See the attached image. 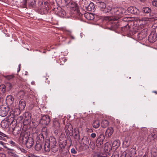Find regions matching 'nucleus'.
<instances>
[{
	"instance_id": "nucleus-1",
	"label": "nucleus",
	"mask_w": 157,
	"mask_h": 157,
	"mask_svg": "<svg viewBox=\"0 0 157 157\" xmlns=\"http://www.w3.org/2000/svg\"><path fill=\"white\" fill-rule=\"evenodd\" d=\"M46 141L50 144L51 147L52 151L54 153L57 152L58 150V146L57 144L56 138L53 137H51L49 140H47Z\"/></svg>"
},
{
	"instance_id": "nucleus-2",
	"label": "nucleus",
	"mask_w": 157,
	"mask_h": 157,
	"mask_svg": "<svg viewBox=\"0 0 157 157\" xmlns=\"http://www.w3.org/2000/svg\"><path fill=\"white\" fill-rule=\"evenodd\" d=\"M30 133L26 131L22 132L19 137V142L21 144H25V142L29 138Z\"/></svg>"
},
{
	"instance_id": "nucleus-3",
	"label": "nucleus",
	"mask_w": 157,
	"mask_h": 157,
	"mask_svg": "<svg viewBox=\"0 0 157 157\" xmlns=\"http://www.w3.org/2000/svg\"><path fill=\"white\" fill-rule=\"evenodd\" d=\"M121 10L120 8H115L112 9L111 7L108 6L107 11L105 10L104 11V12L105 13H106L111 11L112 13H114L115 15H119L122 13Z\"/></svg>"
},
{
	"instance_id": "nucleus-4",
	"label": "nucleus",
	"mask_w": 157,
	"mask_h": 157,
	"mask_svg": "<svg viewBox=\"0 0 157 157\" xmlns=\"http://www.w3.org/2000/svg\"><path fill=\"white\" fill-rule=\"evenodd\" d=\"M65 131L67 136H72L73 135V128L72 125L70 123H68L67 124Z\"/></svg>"
},
{
	"instance_id": "nucleus-5",
	"label": "nucleus",
	"mask_w": 157,
	"mask_h": 157,
	"mask_svg": "<svg viewBox=\"0 0 157 157\" xmlns=\"http://www.w3.org/2000/svg\"><path fill=\"white\" fill-rule=\"evenodd\" d=\"M105 139L104 135L103 134H101L98 137L96 141V144L98 147H101L103 144V142Z\"/></svg>"
},
{
	"instance_id": "nucleus-6",
	"label": "nucleus",
	"mask_w": 157,
	"mask_h": 157,
	"mask_svg": "<svg viewBox=\"0 0 157 157\" xmlns=\"http://www.w3.org/2000/svg\"><path fill=\"white\" fill-rule=\"evenodd\" d=\"M12 111H13V112L10 114V116L9 117V118L11 119V118H12L13 119L14 118H15V117L16 116H17L19 115L20 113V111L21 109H20L19 108H14L13 109H12ZM12 121H13V119H12Z\"/></svg>"
},
{
	"instance_id": "nucleus-7",
	"label": "nucleus",
	"mask_w": 157,
	"mask_h": 157,
	"mask_svg": "<svg viewBox=\"0 0 157 157\" xmlns=\"http://www.w3.org/2000/svg\"><path fill=\"white\" fill-rule=\"evenodd\" d=\"M26 3H25V0H23V3L24 7H26L28 4V7L29 8L33 7L36 5V1L35 0H26Z\"/></svg>"
},
{
	"instance_id": "nucleus-8",
	"label": "nucleus",
	"mask_w": 157,
	"mask_h": 157,
	"mask_svg": "<svg viewBox=\"0 0 157 157\" xmlns=\"http://www.w3.org/2000/svg\"><path fill=\"white\" fill-rule=\"evenodd\" d=\"M44 135L46 136H47V128L46 127H44L42 128V133L39 135L37 140H40L42 142H43L44 140Z\"/></svg>"
},
{
	"instance_id": "nucleus-9",
	"label": "nucleus",
	"mask_w": 157,
	"mask_h": 157,
	"mask_svg": "<svg viewBox=\"0 0 157 157\" xmlns=\"http://www.w3.org/2000/svg\"><path fill=\"white\" fill-rule=\"evenodd\" d=\"M9 109L8 107H1L0 108V115L3 117L6 116L7 115Z\"/></svg>"
},
{
	"instance_id": "nucleus-10",
	"label": "nucleus",
	"mask_w": 157,
	"mask_h": 157,
	"mask_svg": "<svg viewBox=\"0 0 157 157\" xmlns=\"http://www.w3.org/2000/svg\"><path fill=\"white\" fill-rule=\"evenodd\" d=\"M50 121V119L48 116L44 115L43 116L41 119L40 122L43 124H48Z\"/></svg>"
},
{
	"instance_id": "nucleus-11",
	"label": "nucleus",
	"mask_w": 157,
	"mask_h": 157,
	"mask_svg": "<svg viewBox=\"0 0 157 157\" xmlns=\"http://www.w3.org/2000/svg\"><path fill=\"white\" fill-rule=\"evenodd\" d=\"M25 144L26 146L28 148H30L32 147L34 144V140L31 137H29V138L25 143Z\"/></svg>"
},
{
	"instance_id": "nucleus-12",
	"label": "nucleus",
	"mask_w": 157,
	"mask_h": 157,
	"mask_svg": "<svg viewBox=\"0 0 157 157\" xmlns=\"http://www.w3.org/2000/svg\"><path fill=\"white\" fill-rule=\"evenodd\" d=\"M59 15L61 17H69L71 16H72V13H66V11L63 10H61L59 12Z\"/></svg>"
},
{
	"instance_id": "nucleus-13",
	"label": "nucleus",
	"mask_w": 157,
	"mask_h": 157,
	"mask_svg": "<svg viewBox=\"0 0 157 157\" xmlns=\"http://www.w3.org/2000/svg\"><path fill=\"white\" fill-rule=\"evenodd\" d=\"M148 39L150 42H154L157 39V37L156 34L154 32H151L149 36Z\"/></svg>"
},
{
	"instance_id": "nucleus-14",
	"label": "nucleus",
	"mask_w": 157,
	"mask_h": 157,
	"mask_svg": "<svg viewBox=\"0 0 157 157\" xmlns=\"http://www.w3.org/2000/svg\"><path fill=\"white\" fill-rule=\"evenodd\" d=\"M127 10L128 13L134 14L137 13L138 11V10L136 7L134 6L128 7Z\"/></svg>"
},
{
	"instance_id": "nucleus-15",
	"label": "nucleus",
	"mask_w": 157,
	"mask_h": 157,
	"mask_svg": "<svg viewBox=\"0 0 157 157\" xmlns=\"http://www.w3.org/2000/svg\"><path fill=\"white\" fill-rule=\"evenodd\" d=\"M147 36V33L145 31L143 30L140 33H139L138 35V39L141 40L145 38Z\"/></svg>"
},
{
	"instance_id": "nucleus-16",
	"label": "nucleus",
	"mask_w": 157,
	"mask_h": 157,
	"mask_svg": "<svg viewBox=\"0 0 157 157\" xmlns=\"http://www.w3.org/2000/svg\"><path fill=\"white\" fill-rule=\"evenodd\" d=\"M85 7L86 10L88 11H92L94 10L95 7L93 3L91 2L88 5H85Z\"/></svg>"
},
{
	"instance_id": "nucleus-17",
	"label": "nucleus",
	"mask_w": 157,
	"mask_h": 157,
	"mask_svg": "<svg viewBox=\"0 0 157 157\" xmlns=\"http://www.w3.org/2000/svg\"><path fill=\"white\" fill-rule=\"evenodd\" d=\"M83 15L85 18L88 20H93L94 18V16L93 13H86Z\"/></svg>"
},
{
	"instance_id": "nucleus-18",
	"label": "nucleus",
	"mask_w": 157,
	"mask_h": 157,
	"mask_svg": "<svg viewBox=\"0 0 157 157\" xmlns=\"http://www.w3.org/2000/svg\"><path fill=\"white\" fill-rule=\"evenodd\" d=\"M42 142L40 140H37L35 146V149L37 151H40L42 147Z\"/></svg>"
},
{
	"instance_id": "nucleus-19",
	"label": "nucleus",
	"mask_w": 157,
	"mask_h": 157,
	"mask_svg": "<svg viewBox=\"0 0 157 157\" xmlns=\"http://www.w3.org/2000/svg\"><path fill=\"white\" fill-rule=\"evenodd\" d=\"M43 149L44 151L45 152H49L51 149V147L50 144H49L46 140H45V142Z\"/></svg>"
},
{
	"instance_id": "nucleus-20",
	"label": "nucleus",
	"mask_w": 157,
	"mask_h": 157,
	"mask_svg": "<svg viewBox=\"0 0 157 157\" xmlns=\"http://www.w3.org/2000/svg\"><path fill=\"white\" fill-rule=\"evenodd\" d=\"M114 130L112 127L109 128L105 132V136L107 137H110L113 132Z\"/></svg>"
},
{
	"instance_id": "nucleus-21",
	"label": "nucleus",
	"mask_w": 157,
	"mask_h": 157,
	"mask_svg": "<svg viewBox=\"0 0 157 157\" xmlns=\"http://www.w3.org/2000/svg\"><path fill=\"white\" fill-rule=\"evenodd\" d=\"M26 106V102L25 100L21 99L19 103V108L21 109V110H23L25 108Z\"/></svg>"
},
{
	"instance_id": "nucleus-22",
	"label": "nucleus",
	"mask_w": 157,
	"mask_h": 157,
	"mask_svg": "<svg viewBox=\"0 0 157 157\" xmlns=\"http://www.w3.org/2000/svg\"><path fill=\"white\" fill-rule=\"evenodd\" d=\"M98 4L99 6L100 7V9H101V10H102L103 13L104 11L105 10L107 11V8H105L106 7V4L104 2H99L98 3Z\"/></svg>"
},
{
	"instance_id": "nucleus-23",
	"label": "nucleus",
	"mask_w": 157,
	"mask_h": 157,
	"mask_svg": "<svg viewBox=\"0 0 157 157\" xmlns=\"http://www.w3.org/2000/svg\"><path fill=\"white\" fill-rule=\"evenodd\" d=\"M8 120L9 119L4 120L1 122V125L3 128H6L8 127L9 124Z\"/></svg>"
},
{
	"instance_id": "nucleus-24",
	"label": "nucleus",
	"mask_w": 157,
	"mask_h": 157,
	"mask_svg": "<svg viewBox=\"0 0 157 157\" xmlns=\"http://www.w3.org/2000/svg\"><path fill=\"white\" fill-rule=\"evenodd\" d=\"M120 145V142L118 140L114 141L112 144V147L114 149H117Z\"/></svg>"
},
{
	"instance_id": "nucleus-25",
	"label": "nucleus",
	"mask_w": 157,
	"mask_h": 157,
	"mask_svg": "<svg viewBox=\"0 0 157 157\" xmlns=\"http://www.w3.org/2000/svg\"><path fill=\"white\" fill-rule=\"evenodd\" d=\"M60 126V123L56 119H54L53 121V128L59 129Z\"/></svg>"
},
{
	"instance_id": "nucleus-26",
	"label": "nucleus",
	"mask_w": 157,
	"mask_h": 157,
	"mask_svg": "<svg viewBox=\"0 0 157 157\" xmlns=\"http://www.w3.org/2000/svg\"><path fill=\"white\" fill-rule=\"evenodd\" d=\"M72 3L71 4H70V6H68L69 7H70L71 9L72 8L73 10H74V11L75 12H77L78 14H79L80 16V15H82V14H79V13L77 11H75L77 8V5L74 2L73 3L72 2H71Z\"/></svg>"
},
{
	"instance_id": "nucleus-27",
	"label": "nucleus",
	"mask_w": 157,
	"mask_h": 157,
	"mask_svg": "<svg viewBox=\"0 0 157 157\" xmlns=\"http://www.w3.org/2000/svg\"><path fill=\"white\" fill-rule=\"evenodd\" d=\"M151 154L152 157H156L157 156V149L155 147H153L151 151Z\"/></svg>"
},
{
	"instance_id": "nucleus-28",
	"label": "nucleus",
	"mask_w": 157,
	"mask_h": 157,
	"mask_svg": "<svg viewBox=\"0 0 157 157\" xmlns=\"http://www.w3.org/2000/svg\"><path fill=\"white\" fill-rule=\"evenodd\" d=\"M148 133L147 129L146 128L143 127L141 128L140 130V134L142 136H144Z\"/></svg>"
},
{
	"instance_id": "nucleus-29",
	"label": "nucleus",
	"mask_w": 157,
	"mask_h": 157,
	"mask_svg": "<svg viewBox=\"0 0 157 157\" xmlns=\"http://www.w3.org/2000/svg\"><path fill=\"white\" fill-rule=\"evenodd\" d=\"M59 143L60 147L61 148H64L66 146L67 144V139L63 140L62 141H60V142H59Z\"/></svg>"
},
{
	"instance_id": "nucleus-30",
	"label": "nucleus",
	"mask_w": 157,
	"mask_h": 157,
	"mask_svg": "<svg viewBox=\"0 0 157 157\" xmlns=\"http://www.w3.org/2000/svg\"><path fill=\"white\" fill-rule=\"evenodd\" d=\"M123 31L125 32L126 33L130 34H131V30L128 26H126L123 27L122 29Z\"/></svg>"
},
{
	"instance_id": "nucleus-31",
	"label": "nucleus",
	"mask_w": 157,
	"mask_h": 157,
	"mask_svg": "<svg viewBox=\"0 0 157 157\" xmlns=\"http://www.w3.org/2000/svg\"><path fill=\"white\" fill-rule=\"evenodd\" d=\"M130 141L126 138L123 142V146L124 147L126 148L128 147L130 144Z\"/></svg>"
},
{
	"instance_id": "nucleus-32",
	"label": "nucleus",
	"mask_w": 157,
	"mask_h": 157,
	"mask_svg": "<svg viewBox=\"0 0 157 157\" xmlns=\"http://www.w3.org/2000/svg\"><path fill=\"white\" fill-rule=\"evenodd\" d=\"M109 124V122L108 121L106 120H103L101 124V126L104 128L107 127L108 126Z\"/></svg>"
},
{
	"instance_id": "nucleus-33",
	"label": "nucleus",
	"mask_w": 157,
	"mask_h": 157,
	"mask_svg": "<svg viewBox=\"0 0 157 157\" xmlns=\"http://www.w3.org/2000/svg\"><path fill=\"white\" fill-rule=\"evenodd\" d=\"M82 142L84 145H88L89 144V139L86 136H84L82 139Z\"/></svg>"
},
{
	"instance_id": "nucleus-34",
	"label": "nucleus",
	"mask_w": 157,
	"mask_h": 157,
	"mask_svg": "<svg viewBox=\"0 0 157 157\" xmlns=\"http://www.w3.org/2000/svg\"><path fill=\"white\" fill-rule=\"evenodd\" d=\"M100 125V122L98 120L94 121L93 123V127L95 128H98L99 127Z\"/></svg>"
},
{
	"instance_id": "nucleus-35",
	"label": "nucleus",
	"mask_w": 157,
	"mask_h": 157,
	"mask_svg": "<svg viewBox=\"0 0 157 157\" xmlns=\"http://www.w3.org/2000/svg\"><path fill=\"white\" fill-rule=\"evenodd\" d=\"M6 100L7 102H9L10 104H12L14 100V98L12 96L10 95L7 96Z\"/></svg>"
},
{
	"instance_id": "nucleus-36",
	"label": "nucleus",
	"mask_w": 157,
	"mask_h": 157,
	"mask_svg": "<svg viewBox=\"0 0 157 157\" xmlns=\"http://www.w3.org/2000/svg\"><path fill=\"white\" fill-rule=\"evenodd\" d=\"M149 136L150 138L152 137L153 139H155L157 137V133L153 130V132H151L149 135Z\"/></svg>"
},
{
	"instance_id": "nucleus-37",
	"label": "nucleus",
	"mask_w": 157,
	"mask_h": 157,
	"mask_svg": "<svg viewBox=\"0 0 157 157\" xmlns=\"http://www.w3.org/2000/svg\"><path fill=\"white\" fill-rule=\"evenodd\" d=\"M143 11L145 13H148L151 12V10L148 7H144L142 9Z\"/></svg>"
},
{
	"instance_id": "nucleus-38",
	"label": "nucleus",
	"mask_w": 157,
	"mask_h": 157,
	"mask_svg": "<svg viewBox=\"0 0 157 157\" xmlns=\"http://www.w3.org/2000/svg\"><path fill=\"white\" fill-rule=\"evenodd\" d=\"M4 77L7 80L10 81L13 78L14 76L13 75H10L4 76Z\"/></svg>"
},
{
	"instance_id": "nucleus-39",
	"label": "nucleus",
	"mask_w": 157,
	"mask_h": 157,
	"mask_svg": "<svg viewBox=\"0 0 157 157\" xmlns=\"http://www.w3.org/2000/svg\"><path fill=\"white\" fill-rule=\"evenodd\" d=\"M89 147L91 148L92 150L94 149L95 147V146L94 143L93 142H90L89 146Z\"/></svg>"
},
{
	"instance_id": "nucleus-40",
	"label": "nucleus",
	"mask_w": 157,
	"mask_h": 157,
	"mask_svg": "<svg viewBox=\"0 0 157 157\" xmlns=\"http://www.w3.org/2000/svg\"><path fill=\"white\" fill-rule=\"evenodd\" d=\"M71 0H63L64 6H70V4H72L71 2Z\"/></svg>"
},
{
	"instance_id": "nucleus-41",
	"label": "nucleus",
	"mask_w": 157,
	"mask_h": 157,
	"mask_svg": "<svg viewBox=\"0 0 157 157\" xmlns=\"http://www.w3.org/2000/svg\"><path fill=\"white\" fill-rule=\"evenodd\" d=\"M20 130L19 129H17V128H15L13 129V133L15 135L18 134L20 133Z\"/></svg>"
},
{
	"instance_id": "nucleus-42",
	"label": "nucleus",
	"mask_w": 157,
	"mask_h": 157,
	"mask_svg": "<svg viewBox=\"0 0 157 157\" xmlns=\"http://www.w3.org/2000/svg\"><path fill=\"white\" fill-rule=\"evenodd\" d=\"M31 117H28V118H24V123H25L26 124H28L31 121Z\"/></svg>"
},
{
	"instance_id": "nucleus-43",
	"label": "nucleus",
	"mask_w": 157,
	"mask_h": 157,
	"mask_svg": "<svg viewBox=\"0 0 157 157\" xmlns=\"http://www.w3.org/2000/svg\"><path fill=\"white\" fill-rule=\"evenodd\" d=\"M24 116L25 118L31 117V114L29 112H27L24 113Z\"/></svg>"
},
{
	"instance_id": "nucleus-44",
	"label": "nucleus",
	"mask_w": 157,
	"mask_h": 157,
	"mask_svg": "<svg viewBox=\"0 0 157 157\" xmlns=\"http://www.w3.org/2000/svg\"><path fill=\"white\" fill-rule=\"evenodd\" d=\"M79 122L81 126H83L85 124L86 121L83 118H81L79 119Z\"/></svg>"
},
{
	"instance_id": "nucleus-45",
	"label": "nucleus",
	"mask_w": 157,
	"mask_h": 157,
	"mask_svg": "<svg viewBox=\"0 0 157 157\" xmlns=\"http://www.w3.org/2000/svg\"><path fill=\"white\" fill-rule=\"evenodd\" d=\"M0 89L3 93H4L6 92V86L4 85H1L0 86Z\"/></svg>"
},
{
	"instance_id": "nucleus-46",
	"label": "nucleus",
	"mask_w": 157,
	"mask_h": 157,
	"mask_svg": "<svg viewBox=\"0 0 157 157\" xmlns=\"http://www.w3.org/2000/svg\"><path fill=\"white\" fill-rule=\"evenodd\" d=\"M128 151L131 154H134L135 153L136 149L134 147H132Z\"/></svg>"
},
{
	"instance_id": "nucleus-47",
	"label": "nucleus",
	"mask_w": 157,
	"mask_h": 157,
	"mask_svg": "<svg viewBox=\"0 0 157 157\" xmlns=\"http://www.w3.org/2000/svg\"><path fill=\"white\" fill-rule=\"evenodd\" d=\"M76 133L75 134V138L77 140H79L80 139V136L78 133V131H77V132L76 131Z\"/></svg>"
},
{
	"instance_id": "nucleus-48",
	"label": "nucleus",
	"mask_w": 157,
	"mask_h": 157,
	"mask_svg": "<svg viewBox=\"0 0 157 157\" xmlns=\"http://www.w3.org/2000/svg\"><path fill=\"white\" fill-rule=\"evenodd\" d=\"M65 139H66V138L64 135L63 136H60L59 137V142H60V141H62L63 140H65Z\"/></svg>"
},
{
	"instance_id": "nucleus-49",
	"label": "nucleus",
	"mask_w": 157,
	"mask_h": 157,
	"mask_svg": "<svg viewBox=\"0 0 157 157\" xmlns=\"http://www.w3.org/2000/svg\"><path fill=\"white\" fill-rule=\"evenodd\" d=\"M18 94L20 96L21 98H22L24 96V92L23 91H21Z\"/></svg>"
},
{
	"instance_id": "nucleus-50",
	"label": "nucleus",
	"mask_w": 157,
	"mask_h": 157,
	"mask_svg": "<svg viewBox=\"0 0 157 157\" xmlns=\"http://www.w3.org/2000/svg\"><path fill=\"white\" fill-rule=\"evenodd\" d=\"M56 2L59 3V4H60L62 6H64L63 0H56Z\"/></svg>"
},
{
	"instance_id": "nucleus-51",
	"label": "nucleus",
	"mask_w": 157,
	"mask_h": 157,
	"mask_svg": "<svg viewBox=\"0 0 157 157\" xmlns=\"http://www.w3.org/2000/svg\"><path fill=\"white\" fill-rule=\"evenodd\" d=\"M152 5L155 7H157V1L154 0L152 1Z\"/></svg>"
},
{
	"instance_id": "nucleus-52",
	"label": "nucleus",
	"mask_w": 157,
	"mask_h": 157,
	"mask_svg": "<svg viewBox=\"0 0 157 157\" xmlns=\"http://www.w3.org/2000/svg\"><path fill=\"white\" fill-rule=\"evenodd\" d=\"M0 145L2 146L3 147L5 148H7V147L6 146V144L3 142L0 141Z\"/></svg>"
},
{
	"instance_id": "nucleus-53",
	"label": "nucleus",
	"mask_w": 157,
	"mask_h": 157,
	"mask_svg": "<svg viewBox=\"0 0 157 157\" xmlns=\"http://www.w3.org/2000/svg\"><path fill=\"white\" fill-rule=\"evenodd\" d=\"M106 18V19H107L108 20H116L118 19V18H115V17H113V18L112 17V18H111L109 17H107Z\"/></svg>"
},
{
	"instance_id": "nucleus-54",
	"label": "nucleus",
	"mask_w": 157,
	"mask_h": 157,
	"mask_svg": "<svg viewBox=\"0 0 157 157\" xmlns=\"http://www.w3.org/2000/svg\"><path fill=\"white\" fill-rule=\"evenodd\" d=\"M9 143L12 146H15L16 145V144L15 142L12 140H10L9 142Z\"/></svg>"
},
{
	"instance_id": "nucleus-55",
	"label": "nucleus",
	"mask_w": 157,
	"mask_h": 157,
	"mask_svg": "<svg viewBox=\"0 0 157 157\" xmlns=\"http://www.w3.org/2000/svg\"><path fill=\"white\" fill-rule=\"evenodd\" d=\"M71 152L72 154H76L77 153V151L74 148H72L71 150Z\"/></svg>"
},
{
	"instance_id": "nucleus-56",
	"label": "nucleus",
	"mask_w": 157,
	"mask_h": 157,
	"mask_svg": "<svg viewBox=\"0 0 157 157\" xmlns=\"http://www.w3.org/2000/svg\"><path fill=\"white\" fill-rule=\"evenodd\" d=\"M35 156L36 155L31 153L26 155L27 157H35Z\"/></svg>"
},
{
	"instance_id": "nucleus-57",
	"label": "nucleus",
	"mask_w": 157,
	"mask_h": 157,
	"mask_svg": "<svg viewBox=\"0 0 157 157\" xmlns=\"http://www.w3.org/2000/svg\"><path fill=\"white\" fill-rule=\"evenodd\" d=\"M20 150L23 153H25L27 152V151L25 149L22 148H20Z\"/></svg>"
},
{
	"instance_id": "nucleus-58",
	"label": "nucleus",
	"mask_w": 157,
	"mask_h": 157,
	"mask_svg": "<svg viewBox=\"0 0 157 157\" xmlns=\"http://www.w3.org/2000/svg\"><path fill=\"white\" fill-rule=\"evenodd\" d=\"M42 9L44 10H48V7L46 5L45 6H42Z\"/></svg>"
},
{
	"instance_id": "nucleus-59",
	"label": "nucleus",
	"mask_w": 157,
	"mask_h": 157,
	"mask_svg": "<svg viewBox=\"0 0 157 157\" xmlns=\"http://www.w3.org/2000/svg\"><path fill=\"white\" fill-rule=\"evenodd\" d=\"M53 129L54 130V133L55 134H56V135H57L58 133V130L59 129H55V128H53Z\"/></svg>"
},
{
	"instance_id": "nucleus-60",
	"label": "nucleus",
	"mask_w": 157,
	"mask_h": 157,
	"mask_svg": "<svg viewBox=\"0 0 157 157\" xmlns=\"http://www.w3.org/2000/svg\"><path fill=\"white\" fill-rule=\"evenodd\" d=\"M91 136L92 138H94L96 136V134L95 133H92L91 134Z\"/></svg>"
},
{
	"instance_id": "nucleus-61",
	"label": "nucleus",
	"mask_w": 157,
	"mask_h": 157,
	"mask_svg": "<svg viewBox=\"0 0 157 157\" xmlns=\"http://www.w3.org/2000/svg\"><path fill=\"white\" fill-rule=\"evenodd\" d=\"M48 3L47 2H44L43 5V6H46V5L47 6V7H48Z\"/></svg>"
},
{
	"instance_id": "nucleus-62",
	"label": "nucleus",
	"mask_w": 157,
	"mask_h": 157,
	"mask_svg": "<svg viewBox=\"0 0 157 157\" xmlns=\"http://www.w3.org/2000/svg\"><path fill=\"white\" fill-rule=\"evenodd\" d=\"M0 135L4 137H6V135L5 134L1 131H0Z\"/></svg>"
},
{
	"instance_id": "nucleus-63",
	"label": "nucleus",
	"mask_w": 157,
	"mask_h": 157,
	"mask_svg": "<svg viewBox=\"0 0 157 157\" xmlns=\"http://www.w3.org/2000/svg\"><path fill=\"white\" fill-rule=\"evenodd\" d=\"M0 157H6V155L5 154L0 153Z\"/></svg>"
},
{
	"instance_id": "nucleus-64",
	"label": "nucleus",
	"mask_w": 157,
	"mask_h": 157,
	"mask_svg": "<svg viewBox=\"0 0 157 157\" xmlns=\"http://www.w3.org/2000/svg\"><path fill=\"white\" fill-rule=\"evenodd\" d=\"M148 18H143L141 19L142 21H145L148 20Z\"/></svg>"
}]
</instances>
